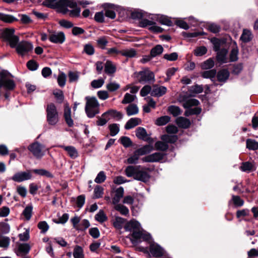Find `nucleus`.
Wrapping results in <instances>:
<instances>
[{"label": "nucleus", "instance_id": "41", "mask_svg": "<svg viewBox=\"0 0 258 258\" xmlns=\"http://www.w3.org/2000/svg\"><path fill=\"white\" fill-rule=\"evenodd\" d=\"M246 147L249 150H256L258 149V142L252 139L246 140Z\"/></svg>", "mask_w": 258, "mask_h": 258}, {"label": "nucleus", "instance_id": "46", "mask_svg": "<svg viewBox=\"0 0 258 258\" xmlns=\"http://www.w3.org/2000/svg\"><path fill=\"white\" fill-rule=\"evenodd\" d=\"M104 194L103 188L100 185H96L94 190V198L95 199H99L103 196Z\"/></svg>", "mask_w": 258, "mask_h": 258}, {"label": "nucleus", "instance_id": "16", "mask_svg": "<svg viewBox=\"0 0 258 258\" xmlns=\"http://www.w3.org/2000/svg\"><path fill=\"white\" fill-rule=\"evenodd\" d=\"M59 147L63 149L71 158L76 159L78 157V152L75 147L72 146H65L63 145H60Z\"/></svg>", "mask_w": 258, "mask_h": 258}, {"label": "nucleus", "instance_id": "2", "mask_svg": "<svg viewBox=\"0 0 258 258\" xmlns=\"http://www.w3.org/2000/svg\"><path fill=\"white\" fill-rule=\"evenodd\" d=\"M147 171H151V170L141 165H130L126 167L124 172L128 177H133L135 180L146 183L148 182L151 178Z\"/></svg>", "mask_w": 258, "mask_h": 258}, {"label": "nucleus", "instance_id": "34", "mask_svg": "<svg viewBox=\"0 0 258 258\" xmlns=\"http://www.w3.org/2000/svg\"><path fill=\"white\" fill-rule=\"evenodd\" d=\"M33 207L31 205H28L26 207L22 212V215L24 216L27 221H29L31 218L32 215Z\"/></svg>", "mask_w": 258, "mask_h": 258}, {"label": "nucleus", "instance_id": "47", "mask_svg": "<svg viewBox=\"0 0 258 258\" xmlns=\"http://www.w3.org/2000/svg\"><path fill=\"white\" fill-rule=\"evenodd\" d=\"M156 150L162 151H165L168 149V145L164 141H157L155 144Z\"/></svg>", "mask_w": 258, "mask_h": 258}, {"label": "nucleus", "instance_id": "61", "mask_svg": "<svg viewBox=\"0 0 258 258\" xmlns=\"http://www.w3.org/2000/svg\"><path fill=\"white\" fill-rule=\"evenodd\" d=\"M68 77L70 82H77L79 79V73L77 72H70Z\"/></svg>", "mask_w": 258, "mask_h": 258}, {"label": "nucleus", "instance_id": "38", "mask_svg": "<svg viewBox=\"0 0 258 258\" xmlns=\"http://www.w3.org/2000/svg\"><path fill=\"white\" fill-rule=\"evenodd\" d=\"M107 115H110L113 117H116L118 119H120L122 118V114L120 112H118L115 110L111 109L105 112H104L102 114L103 117H105Z\"/></svg>", "mask_w": 258, "mask_h": 258}, {"label": "nucleus", "instance_id": "44", "mask_svg": "<svg viewBox=\"0 0 258 258\" xmlns=\"http://www.w3.org/2000/svg\"><path fill=\"white\" fill-rule=\"evenodd\" d=\"M96 221L103 223L107 220V217L103 210H100L95 216Z\"/></svg>", "mask_w": 258, "mask_h": 258}, {"label": "nucleus", "instance_id": "59", "mask_svg": "<svg viewBox=\"0 0 258 258\" xmlns=\"http://www.w3.org/2000/svg\"><path fill=\"white\" fill-rule=\"evenodd\" d=\"M53 95H54L57 102L61 103L64 100V96L63 92L61 90H56L53 92Z\"/></svg>", "mask_w": 258, "mask_h": 258}, {"label": "nucleus", "instance_id": "32", "mask_svg": "<svg viewBox=\"0 0 258 258\" xmlns=\"http://www.w3.org/2000/svg\"><path fill=\"white\" fill-rule=\"evenodd\" d=\"M125 219L120 217H116L113 220V226L117 229H121L123 227L125 223Z\"/></svg>", "mask_w": 258, "mask_h": 258}, {"label": "nucleus", "instance_id": "55", "mask_svg": "<svg viewBox=\"0 0 258 258\" xmlns=\"http://www.w3.org/2000/svg\"><path fill=\"white\" fill-rule=\"evenodd\" d=\"M90 223L88 220L84 219L81 223L76 227V229L80 231H84L90 226Z\"/></svg>", "mask_w": 258, "mask_h": 258}, {"label": "nucleus", "instance_id": "48", "mask_svg": "<svg viewBox=\"0 0 258 258\" xmlns=\"http://www.w3.org/2000/svg\"><path fill=\"white\" fill-rule=\"evenodd\" d=\"M215 64L214 60L212 58H209L201 64V68L203 70H208L212 68Z\"/></svg>", "mask_w": 258, "mask_h": 258}, {"label": "nucleus", "instance_id": "25", "mask_svg": "<svg viewBox=\"0 0 258 258\" xmlns=\"http://www.w3.org/2000/svg\"><path fill=\"white\" fill-rule=\"evenodd\" d=\"M153 146L150 144L144 146L137 150V153L140 156L148 154L153 150Z\"/></svg>", "mask_w": 258, "mask_h": 258}, {"label": "nucleus", "instance_id": "20", "mask_svg": "<svg viewBox=\"0 0 258 258\" xmlns=\"http://www.w3.org/2000/svg\"><path fill=\"white\" fill-rule=\"evenodd\" d=\"M104 71L107 75H111L116 72V66L110 60H107L104 64Z\"/></svg>", "mask_w": 258, "mask_h": 258}, {"label": "nucleus", "instance_id": "7", "mask_svg": "<svg viewBox=\"0 0 258 258\" xmlns=\"http://www.w3.org/2000/svg\"><path fill=\"white\" fill-rule=\"evenodd\" d=\"M33 48V45L31 43L24 41L18 43L16 50L19 54L23 56L31 51Z\"/></svg>", "mask_w": 258, "mask_h": 258}, {"label": "nucleus", "instance_id": "35", "mask_svg": "<svg viewBox=\"0 0 258 258\" xmlns=\"http://www.w3.org/2000/svg\"><path fill=\"white\" fill-rule=\"evenodd\" d=\"M32 172L34 173L41 175V176H44L48 178H53V175L52 173H51L49 171L43 169H35L32 170Z\"/></svg>", "mask_w": 258, "mask_h": 258}, {"label": "nucleus", "instance_id": "21", "mask_svg": "<svg viewBox=\"0 0 258 258\" xmlns=\"http://www.w3.org/2000/svg\"><path fill=\"white\" fill-rule=\"evenodd\" d=\"M136 135L139 139L145 141H148L149 139L148 137V134L146 130L142 127H139L136 129Z\"/></svg>", "mask_w": 258, "mask_h": 258}, {"label": "nucleus", "instance_id": "3", "mask_svg": "<svg viewBox=\"0 0 258 258\" xmlns=\"http://www.w3.org/2000/svg\"><path fill=\"white\" fill-rule=\"evenodd\" d=\"M85 100V112L88 117L93 118L99 113V103L95 97L87 96Z\"/></svg>", "mask_w": 258, "mask_h": 258}, {"label": "nucleus", "instance_id": "12", "mask_svg": "<svg viewBox=\"0 0 258 258\" xmlns=\"http://www.w3.org/2000/svg\"><path fill=\"white\" fill-rule=\"evenodd\" d=\"M65 39L64 34L62 32H53L49 36V40L54 43L61 44L64 41Z\"/></svg>", "mask_w": 258, "mask_h": 258}, {"label": "nucleus", "instance_id": "4", "mask_svg": "<svg viewBox=\"0 0 258 258\" xmlns=\"http://www.w3.org/2000/svg\"><path fill=\"white\" fill-rule=\"evenodd\" d=\"M46 120L48 124L55 126L59 120V113L55 105L53 103L47 104L46 108Z\"/></svg>", "mask_w": 258, "mask_h": 258}, {"label": "nucleus", "instance_id": "49", "mask_svg": "<svg viewBox=\"0 0 258 258\" xmlns=\"http://www.w3.org/2000/svg\"><path fill=\"white\" fill-rule=\"evenodd\" d=\"M201 112V109L199 107H195L194 108H188L186 109L184 112V115L186 116H188L193 114H199Z\"/></svg>", "mask_w": 258, "mask_h": 258}, {"label": "nucleus", "instance_id": "57", "mask_svg": "<svg viewBox=\"0 0 258 258\" xmlns=\"http://www.w3.org/2000/svg\"><path fill=\"white\" fill-rule=\"evenodd\" d=\"M104 83V80L103 79L94 80L91 83V86L92 88L97 89L101 87Z\"/></svg>", "mask_w": 258, "mask_h": 258}, {"label": "nucleus", "instance_id": "23", "mask_svg": "<svg viewBox=\"0 0 258 258\" xmlns=\"http://www.w3.org/2000/svg\"><path fill=\"white\" fill-rule=\"evenodd\" d=\"M217 52V60L218 62L221 63L227 62L226 55L228 53V50L226 49H222Z\"/></svg>", "mask_w": 258, "mask_h": 258}, {"label": "nucleus", "instance_id": "29", "mask_svg": "<svg viewBox=\"0 0 258 258\" xmlns=\"http://www.w3.org/2000/svg\"><path fill=\"white\" fill-rule=\"evenodd\" d=\"M252 35L251 31L247 29H243L240 39L244 42H248L252 39Z\"/></svg>", "mask_w": 258, "mask_h": 258}, {"label": "nucleus", "instance_id": "9", "mask_svg": "<svg viewBox=\"0 0 258 258\" xmlns=\"http://www.w3.org/2000/svg\"><path fill=\"white\" fill-rule=\"evenodd\" d=\"M32 176L31 171L27 170L26 171L19 172L15 173L12 177V179L17 182H21L31 179Z\"/></svg>", "mask_w": 258, "mask_h": 258}, {"label": "nucleus", "instance_id": "30", "mask_svg": "<svg viewBox=\"0 0 258 258\" xmlns=\"http://www.w3.org/2000/svg\"><path fill=\"white\" fill-rule=\"evenodd\" d=\"M161 139L165 142L166 144L167 143H174L176 142L178 139L177 136L176 135H164L161 136Z\"/></svg>", "mask_w": 258, "mask_h": 258}, {"label": "nucleus", "instance_id": "19", "mask_svg": "<svg viewBox=\"0 0 258 258\" xmlns=\"http://www.w3.org/2000/svg\"><path fill=\"white\" fill-rule=\"evenodd\" d=\"M176 123L179 127L187 128L190 125V120L183 117H177L176 119Z\"/></svg>", "mask_w": 258, "mask_h": 258}, {"label": "nucleus", "instance_id": "51", "mask_svg": "<svg viewBox=\"0 0 258 258\" xmlns=\"http://www.w3.org/2000/svg\"><path fill=\"white\" fill-rule=\"evenodd\" d=\"M168 110L174 116H177L181 113V111L179 107L173 105L169 106Z\"/></svg>", "mask_w": 258, "mask_h": 258}, {"label": "nucleus", "instance_id": "31", "mask_svg": "<svg viewBox=\"0 0 258 258\" xmlns=\"http://www.w3.org/2000/svg\"><path fill=\"white\" fill-rule=\"evenodd\" d=\"M114 209L119 212L121 215L126 216L129 214V210L125 206L117 204L114 205Z\"/></svg>", "mask_w": 258, "mask_h": 258}, {"label": "nucleus", "instance_id": "54", "mask_svg": "<svg viewBox=\"0 0 258 258\" xmlns=\"http://www.w3.org/2000/svg\"><path fill=\"white\" fill-rule=\"evenodd\" d=\"M110 130V135L111 136H114L118 134L119 131V125L116 123H113L109 126Z\"/></svg>", "mask_w": 258, "mask_h": 258}, {"label": "nucleus", "instance_id": "42", "mask_svg": "<svg viewBox=\"0 0 258 258\" xmlns=\"http://www.w3.org/2000/svg\"><path fill=\"white\" fill-rule=\"evenodd\" d=\"M10 243V239L9 237L0 235V247L7 248Z\"/></svg>", "mask_w": 258, "mask_h": 258}, {"label": "nucleus", "instance_id": "18", "mask_svg": "<svg viewBox=\"0 0 258 258\" xmlns=\"http://www.w3.org/2000/svg\"><path fill=\"white\" fill-rule=\"evenodd\" d=\"M124 195V189L120 186L115 190V195L112 199V203L115 205L119 203L120 199L123 197Z\"/></svg>", "mask_w": 258, "mask_h": 258}, {"label": "nucleus", "instance_id": "63", "mask_svg": "<svg viewBox=\"0 0 258 258\" xmlns=\"http://www.w3.org/2000/svg\"><path fill=\"white\" fill-rule=\"evenodd\" d=\"M139 156L140 155L137 153L136 150L134 153V154L127 159V163L131 164L137 163L139 159Z\"/></svg>", "mask_w": 258, "mask_h": 258}, {"label": "nucleus", "instance_id": "6", "mask_svg": "<svg viewBox=\"0 0 258 258\" xmlns=\"http://www.w3.org/2000/svg\"><path fill=\"white\" fill-rule=\"evenodd\" d=\"M28 149L33 156L37 159L41 158L45 153L44 146L38 142L30 144Z\"/></svg>", "mask_w": 258, "mask_h": 258}, {"label": "nucleus", "instance_id": "10", "mask_svg": "<svg viewBox=\"0 0 258 258\" xmlns=\"http://www.w3.org/2000/svg\"><path fill=\"white\" fill-rule=\"evenodd\" d=\"M63 117L65 121L69 127H72L74 125V121L71 115V108L68 102L64 103Z\"/></svg>", "mask_w": 258, "mask_h": 258}, {"label": "nucleus", "instance_id": "40", "mask_svg": "<svg viewBox=\"0 0 258 258\" xmlns=\"http://www.w3.org/2000/svg\"><path fill=\"white\" fill-rule=\"evenodd\" d=\"M216 73V70L212 69L203 72L201 76L204 78L212 79L215 77Z\"/></svg>", "mask_w": 258, "mask_h": 258}, {"label": "nucleus", "instance_id": "60", "mask_svg": "<svg viewBox=\"0 0 258 258\" xmlns=\"http://www.w3.org/2000/svg\"><path fill=\"white\" fill-rule=\"evenodd\" d=\"M136 96L131 95L128 93L124 95V98L121 101L122 104H127L132 102L134 101Z\"/></svg>", "mask_w": 258, "mask_h": 258}, {"label": "nucleus", "instance_id": "15", "mask_svg": "<svg viewBox=\"0 0 258 258\" xmlns=\"http://www.w3.org/2000/svg\"><path fill=\"white\" fill-rule=\"evenodd\" d=\"M30 246L28 243H21L18 245L16 254L18 256H23L30 251Z\"/></svg>", "mask_w": 258, "mask_h": 258}, {"label": "nucleus", "instance_id": "43", "mask_svg": "<svg viewBox=\"0 0 258 258\" xmlns=\"http://www.w3.org/2000/svg\"><path fill=\"white\" fill-rule=\"evenodd\" d=\"M120 54L127 57H133L137 54V52L134 49L131 48L121 50Z\"/></svg>", "mask_w": 258, "mask_h": 258}, {"label": "nucleus", "instance_id": "52", "mask_svg": "<svg viewBox=\"0 0 258 258\" xmlns=\"http://www.w3.org/2000/svg\"><path fill=\"white\" fill-rule=\"evenodd\" d=\"M231 200L236 207H240L244 204V201L238 196L232 195Z\"/></svg>", "mask_w": 258, "mask_h": 258}, {"label": "nucleus", "instance_id": "11", "mask_svg": "<svg viewBox=\"0 0 258 258\" xmlns=\"http://www.w3.org/2000/svg\"><path fill=\"white\" fill-rule=\"evenodd\" d=\"M151 253L155 257H160L164 255V249L157 243H151L149 248Z\"/></svg>", "mask_w": 258, "mask_h": 258}, {"label": "nucleus", "instance_id": "36", "mask_svg": "<svg viewBox=\"0 0 258 258\" xmlns=\"http://www.w3.org/2000/svg\"><path fill=\"white\" fill-rule=\"evenodd\" d=\"M170 120V117L169 116H162L156 120L155 124L158 126H162L167 124Z\"/></svg>", "mask_w": 258, "mask_h": 258}, {"label": "nucleus", "instance_id": "5", "mask_svg": "<svg viewBox=\"0 0 258 258\" xmlns=\"http://www.w3.org/2000/svg\"><path fill=\"white\" fill-rule=\"evenodd\" d=\"M134 75L138 81L141 84L154 82L155 81L154 73L148 68H144L140 72H136Z\"/></svg>", "mask_w": 258, "mask_h": 258}, {"label": "nucleus", "instance_id": "17", "mask_svg": "<svg viewBox=\"0 0 258 258\" xmlns=\"http://www.w3.org/2000/svg\"><path fill=\"white\" fill-rule=\"evenodd\" d=\"M142 120L139 118H131L126 122V124L124 125V128L126 130H130L140 124Z\"/></svg>", "mask_w": 258, "mask_h": 258}, {"label": "nucleus", "instance_id": "58", "mask_svg": "<svg viewBox=\"0 0 258 258\" xmlns=\"http://www.w3.org/2000/svg\"><path fill=\"white\" fill-rule=\"evenodd\" d=\"M211 42L214 45V50L215 51H218L220 50V47L221 44L223 43V41L221 40H220L216 38H213L211 39Z\"/></svg>", "mask_w": 258, "mask_h": 258}, {"label": "nucleus", "instance_id": "8", "mask_svg": "<svg viewBox=\"0 0 258 258\" xmlns=\"http://www.w3.org/2000/svg\"><path fill=\"white\" fill-rule=\"evenodd\" d=\"M140 26L142 27L150 26L149 30L155 33H161L163 31V28L156 25L155 22L146 19H143L140 22Z\"/></svg>", "mask_w": 258, "mask_h": 258}, {"label": "nucleus", "instance_id": "53", "mask_svg": "<svg viewBox=\"0 0 258 258\" xmlns=\"http://www.w3.org/2000/svg\"><path fill=\"white\" fill-rule=\"evenodd\" d=\"M37 227L41 230V232L43 233H46L49 228L48 224L45 221L39 222L38 223Z\"/></svg>", "mask_w": 258, "mask_h": 258}, {"label": "nucleus", "instance_id": "62", "mask_svg": "<svg viewBox=\"0 0 258 258\" xmlns=\"http://www.w3.org/2000/svg\"><path fill=\"white\" fill-rule=\"evenodd\" d=\"M120 88L119 84L116 82H110L106 85L107 89L110 92H114Z\"/></svg>", "mask_w": 258, "mask_h": 258}, {"label": "nucleus", "instance_id": "33", "mask_svg": "<svg viewBox=\"0 0 258 258\" xmlns=\"http://www.w3.org/2000/svg\"><path fill=\"white\" fill-rule=\"evenodd\" d=\"M126 113L128 116H131L137 114L139 112V109L137 105L131 104L126 108Z\"/></svg>", "mask_w": 258, "mask_h": 258}, {"label": "nucleus", "instance_id": "22", "mask_svg": "<svg viewBox=\"0 0 258 258\" xmlns=\"http://www.w3.org/2000/svg\"><path fill=\"white\" fill-rule=\"evenodd\" d=\"M140 227V223L137 221L131 220L127 222L124 228L126 231H131L132 230L139 229Z\"/></svg>", "mask_w": 258, "mask_h": 258}, {"label": "nucleus", "instance_id": "37", "mask_svg": "<svg viewBox=\"0 0 258 258\" xmlns=\"http://www.w3.org/2000/svg\"><path fill=\"white\" fill-rule=\"evenodd\" d=\"M73 256L74 258H84L83 248L79 245H76L74 249Z\"/></svg>", "mask_w": 258, "mask_h": 258}, {"label": "nucleus", "instance_id": "13", "mask_svg": "<svg viewBox=\"0 0 258 258\" xmlns=\"http://www.w3.org/2000/svg\"><path fill=\"white\" fill-rule=\"evenodd\" d=\"M164 154L160 152H156L143 157L142 160L144 162H156L162 160Z\"/></svg>", "mask_w": 258, "mask_h": 258}, {"label": "nucleus", "instance_id": "26", "mask_svg": "<svg viewBox=\"0 0 258 258\" xmlns=\"http://www.w3.org/2000/svg\"><path fill=\"white\" fill-rule=\"evenodd\" d=\"M0 20L4 22L11 23L17 21L18 19L11 15L0 13Z\"/></svg>", "mask_w": 258, "mask_h": 258}, {"label": "nucleus", "instance_id": "24", "mask_svg": "<svg viewBox=\"0 0 258 258\" xmlns=\"http://www.w3.org/2000/svg\"><path fill=\"white\" fill-rule=\"evenodd\" d=\"M229 77V72L226 69L219 71L217 75V79L219 82H225Z\"/></svg>", "mask_w": 258, "mask_h": 258}, {"label": "nucleus", "instance_id": "14", "mask_svg": "<svg viewBox=\"0 0 258 258\" xmlns=\"http://www.w3.org/2000/svg\"><path fill=\"white\" fill-rule=\"evenodd\" d=\"M167 90L166 87L154 85L152 86L151 96L157 97H161L166 93Z\"/></svg>", "mask_w": 258, "mask_h": 258}, {"label": "nucleus", "instance_id": "45", "mask_svg": "<svg viewBox=\"0 0 258 258\" xmlns=\"http://www.w3.org/2000/svg\"><path fill=\"white\" fill-rule=\"evenodd\" d=\"M106 179V175L104 171H101L97 175L96 178L94 179V181L98 183H102L104 182Z\"/></svg>", "mask_w": 258, "mask_h": 258}, {"label": "nucleus", "instance_id": "27", "mask_svg": "<svg viewBox=\"0 0 258 258\" xmlns=\"http://www.w3.org/2000/svg\"><path fill=\"white\" fill-rule=\"evenodd\" d=\"M14 32L15 29L13 28H6L3 30L2 36L5 40L8 41L15 35Z\"/></svg>", "mask_w": 258, "mask_h": 258}, {"label": "nucleus", "instance_id": "64", "mask_svg": "<svg viewBox=\"0 0 258 258\" xmlns=\"http://www.w3.org/2000/svg\"><path fill=\"white\" fill-rule=\"evenodd\" d=\"M207 52V49L205 46H200L194 50V53L196 56H202Z\"/></svg>", "mask_w": 258, "mask_h": 258}, {"label": "nucleus", "instance_id": "50", "mask_svg": "<svg viewBox=\"0 0 258 258\" xmlns=\"http://www.w3.org/2000/svg\"><path fill=\"white\" fill-rule=\"evenodd\" d=\"M253 167L252 164L249 162H242L240 167V169L241 171L243 172H250Z\"/></svg>", "mask_w": 258, "mask_h": 258}, {"label": "nucleus", "instance_id": "28", "mask_svg": "<svg viewBox=\"0 0 258 258\" xmlns=\"http://www.w3.org/2000/svg\"><path fill=\"white\" fill-rule=\"evenodd\" d=\"M199 101L196 99H189L183 102L182 106L184 108L188 109L192 106H197L199 105Z\"/></svg>", "mask_w": 258, "mask_h": 258}, {"label": "nucleus", "instance_id": "39", "mask_svg": "<svg viewBox=\"0 0 258 258\" xmlns=\"http://www.w3.org/2000/svg\"><path fill=\"white\" fill-rule=\"evenodd\" d=\"M163 51V47L161 45H157L151 49L150 55L152 57H154L161 54Z\"/></svg>", "mask_w": 258, "mask_h": 258}, {"label": "nucleus", "instance_id": "56", "mask_svg": "<svg viewBox=\"0 0 258 258\" xmlns=\"http://www.w3.org/2000/svg\"><path fill=\"white\" fill-rule=\"evenodd\" d=\"M158 21L160 24L162 25H165L168 26H170L172 25V21L167 16H161L159 17Z\"/></svg>", "mask_w": 258, "mask_h": 258}, {"label": "nucleus", "instance_id": "1", "mask_svg": "<svg viewBox=\"0 0 258 258\" xmlns=\"http://www.w3.org/2000/svg\"><path fill=\"white\" fill-rule=\"evenodd\" d=\"M47 0L48 5L51 7L58 9V10L63 13H69V15L73 17H79L80 15L81 9L77 7L76 2L73 0Z\"/></svg>", "mask_w": 258, "mask_h": 258}]
</instances>
